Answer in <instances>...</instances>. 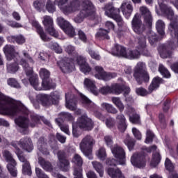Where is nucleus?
<instances>
[{
    "instance_id": "f257e3e1",
    "label": "nucleus",
    "mask_w": 178,
    "mask_h": 178,
    "mask_svg": "<svg viewBox=\"0 0 178 178\" xmlns=\"http://www.w3.org/2000/svg\"><path fill=\"white\" fill-rule=\"evenodd\" d=\"M69 0H56V3H58V7L64 15H70L71 13H76L80 11L79 15L74 19L76 23H81L85 17H89V19H97L101 20L99 17L95 15V7L92 5V3L90 0H74L70 6H63L66 2ZM81 2L82 6H80Z\"/></svg>"
},
{
    "instance_id": "f03ea898",
    "label": "nucleus",
    "mask_w": 178,
    "mask_h": 178,
    "mask_svg": "<svg viewBox=\"0 0 178 178\" xmlns=\"http://www.w3.org/2000/svg\"><path fill=\"white\" fill-rule=\"evenodd\" d=\"M19 65L22 66L27 77H29L31 86L33 87L36 91H41L42 90H51V88H55L56 83L52 80L49 79L51 73L48 70L45 68H41L39 74L42 79V84L38 82V76L33 74V67H30L28 62L24 60V58H22L19 61Z\"/></svg>"
},
{
    "instance_id": "7ed1b4c3",
    "label": "nucleus",
    "mask_w": 178,
    "mask_h": 178,
    "mask_svg": "<svg viewBox=\"0 0 178 178\" xmlns=\"http://www.w3.org/2000/svg\"><path fill=\"white\" fill-rule=\"evenodd\" d=\"M65 51L69 55H74L75 57L72 60L66 58L58 62V65L63 73L73 72L74 70V65H79L81 72L84 74H88L91 72V67L87 63L86 58L77 55L74 47L69 44L65 47Z\"/></svg>"
},
{
    "instance_id": "20e7f679",
    "label": "nucleus",
    "mask_w": 178,
    "mask_h": 178,
    "mask_svg": "<svg viewBox=\"0 0 178 178\" xmlns=\"http://www.w3.org/2000/svg\"><path fill=\"white\" fill-rule=\"evenodd\" d=\"M159 6L161 13L165 15L168 19L170 20V24L168 26V30L171 32V35H175L177 40V44L173 42H170L168 44V49H176L178 45V16L175 15L173 10L168 6L163 0H159Z\"/></svg>"
},
{
    "instance_id": "39448f33",
    "label": "nucleus",
    "mask_w": 178,
    "mask_h": 178,
    "mask_svg": "<svg viewBox=\"0 0 178 178\" xmlns=\"http://www.w3.org/2000/svg\"><path fill=\"white\" fill-rule=\"evenodd\" d=\"M26 112V107L22 102H17L0 92V113L15 116L19 112Z\"/></svg>"
},
{
    "instance_id": "423d86ee",
    "label": "nucleus",
    "mask_w": 178,
    "mask_h": 178,
    "mask_svg": "<svg viewBox=\"0 0 178 178\" xmlns=\"http://www.w3.org/2000/svg\"><path fill=\"white\" fill-rule=\"evenodd\" d=\"M14 148H15V154L17 155L18 159L20 162H24L22 172L24 175H28V176L31 175V168H30V164L28 163L27 160L24 159V156H22V151L19 148L27 151V152H31L33 151V143L30 138H25L22 139L19 143H15L13 145Z\"/></svg>"
},
{
    "instance_id": "0eeeda50",
    "label": "nucleus",
    "mask_w": 178,
    "mask_h": 178,
    "mask_svg": "<svg viewBox=\"0 0 178 178\" xmlns=\"http://www.w3.org/2000/svg\"><path fill=\"white\" fill-rule=\"evenodd\" d=\"M3 53L6 55L7 60H12L14 59V62H17L20 65V61L24 59L25 62H29V63H34V60L26 51L22 52V55L19 56V52L15 49V47L10 44H6L3 48Z\"/></svg>"
},
{
    "instance_id": "6e6552de",
    "label": "nucleus",
    "mask_w": 178,
    "mask_h": 178,
    "mask_svg": "<svg viewBox=\"0 0 178 178\" xmlns=\"http://www.w3.org/2000/svg\"><path fill=\"white\" fill-rule=\"evenodd\" d=\"M111 152L117 160L115 159H107L106 161V165L108 166H116V165L124 166L126 165V152L124 148L115 145L111 148Z\"/></svg>"
},
{
    "instance_id": "1a4fd4ad",
    "label": "nucleus",
    "mask_w": 178,
    "mask_h": 178,
    "mask_svg": "<svg viewBox=\"0 0 178 178\" xmlns=\"http://www.w3.org/2000/svg\"><path fill=\"white\" fill-rule=\"evenodd\" d=\"M94 127L92 120L87 115H82L77 120V122L72 123V134L74 137L80 136V129L84 130H91Z\"/></svg>"
},
{
    "instance_id": "9d476101",
    "label": "nucleus",
    "mask_w": 178,
    "mask_h": 178,
    "mask_svg": "<svg viewBox=\"0 0 178 178\" xmlns=\"http://www.w3.org/2000/svg\"><path fill=\"white\" fill-rule=\"evenodd\" d=\"M134 77L138 84H141L143 81H149V75L147 72L145 63L143 62L137 63L134 70Z\"/></svg>"
},
{
    "instance_id": "9b49d317",
    "label": "nucleus",
    "mask_w": 178,
    "mask_h": 178,
    "mask_svg": "<svg viewBox=\"0 0 178 178\" xmlns=\"http://www.w3.org/2000/svg\"><path fill=\"white\" fill-rule=\"evenodd\" d=\"M60 98V93L58 92H54L48 95L39 94L36 96V101H33L31 97H30L31 101L33 102V105L35 104H42V105H48V103L51 102V104H58V101Z\"/></svg>"
},
{
    "instance_id": "f8f14e48",
    "label": "nucleus",
    "mask_w": 178,
    "mask_h": 178,
    "mask_svg": "<svg viewBox=\"0 0 178 178\" xmlns=\"http://www.w3.org/2000/svg\"><path fill=\"white\" fill-rule=\"evenodd\" d=\"M95 144V140L90 136H85L80 145V149L81 152L88 158V159H92V145Z\"/></svg>"
},
{
    "instance_id": "ddd939ff",
    "label": "nucleus",
    "mask_w": 178,
    "mask_h": 178,
    "mask_svg": "<svg viewBox=\"0 0 178 178\" xmlns=\"http://www.w3.org/2000/svg\"><path fill=\"white\" fill-rule=\"evenodd\" d=\"M123 92L124 97L129 95V93L130 92V88L129 86L122 87V86L118 83H114L111 86V87L104 86L100 89V92L102 94L112 93L115 94V95H119Z\"/></svg>"
},
{
    "instance_id": "4468645a",
    "label": "nucleus",
    "mask_w": 178,
    "mask_h": 178,
    "mask_svg": "<svg viewBox=\"0 0 178 178\" xmlns=\"http://www.w3.org/2000/svg\"><path fill=\"white\" fill-rule=\"evenodd\" d=\"M145 38L143 37L139 38L138 40L137 49L138 50H131L127 49L125 58L127 59H138L140 58V54H144L145 51Z\"/></svg>"
},
{
    "instance_id": "2eb2a0df",
    "label": "nucleus",
    "mask_w": 178,
    "mask_h": 178,
    "mask_svg": "<svg viewBox=\"0 0 178 178\" xmlns=\"http://www.w3.org/2000/svg\"><path fill=\"white\" fill-rule=\"evenodd\" d=\"M104 10L106 16L115 20L119 27H123L124 26V22L122 17L116 14L117 12H119V9L115 8L112 3L106 4L104 7Z\"/></svg>"
},
{
    "instance_id": "dca6fc26",
    "label": "nucleus",
    "mask_w": 178,
    "mask_h": 178,
    "mask_svg": "<svg viewBox=\"0 0 178 178\" xmlns=\"http://www.w3.org/2000/svg\"><path fill=\"white\" fill-rule=\"evenodd\" d=\"M94 70L95 72V79H98V80L108 81L116 77V73L106 72L104 70V68L99 65L95 66Z\"/></svg>"
},
{
    "instance_id": "f3484780",
    "label": "nucleus",
    "mask_w": 178,
    "mask_h": 178,
    "mask_svg": "<svg viewBox=\"0 0 178 178\" xmlns=\"http://www.w3.org/2000/svg\"><path fill=\"white\" fill-rule=\"evenodd\" d=\"M162 79L159 77H155L150 86H149V91L147 92V90L143 88H138L136 90V92L138 95H140L141 97H145V95H148V94H151L152 91L156 90L159 87Z\"/></svg>"
},
{
    "instance_id": "a211bd4d",
    "label": "nucleus",
    "mask_w": 178,
    "mask_h": 178,
    "mask_svg": "<svg viewBox=\"0 0 178 178\" xmlns=\"http://www.w3.org/2000/svg\"><path fill=\"white\" fill-rule=\"evenodd\" d=\"M3 156L5 158L6 161L8 162L7 165L8 170L10 172L11 176L16 177L17 175V170H16V161L13 159L12 154L8 150H5L3 152Z\"/></svg>"
},
{
    "instance_id": "6ab92c4d",
    "label": "nucleus",
    "mask_w": 178,
    "mask_h": 178,
    "mask_svg": "<svg viewBox=\"0 0 178 178\" xmlns=\"http://www.w3.org/2000/svg\"><path fill=\"white\" fill-rule=\"evenodd\" d=\"M57 22L67 35H69V37H74V35H76V32L74 31L73 26L70 24L69 22L65 20L63 17H58Z\"/></svg>"
},
{
    "instance_id": "aec40b11",
    "label": "nucleus",
    "mask_w": 178,
    "mask_h": 178,
    "mask_svg": "<svg viewBox=\"0 0 178 178\" xmlns=\"http://www.w3.org/2000/svg\"><path fill=\"white\" fill-rule=\"evenodd\" d=\"M42 24L46 28V31L49 33L50 35L52 37H54L55 38H57L58 37V32L54 29V19H52V17L45 15L43 17L42 19Z\"/></svg>"
},
{
    "instance_id": "412c9836",
    "label": "nucleus",
    "mask_w": 178,
    "mask_h": 178,
    "mask_svg": "<svg viewBox=\"0 0 178 178\" xmlns=\"http://www.w3.org/2000/svg\"><path fill=\"white\" fill-rule=\"evenodd\" d=\"M65 106L70 111H75L76 115L81 114V110L76 108V97L72 95V92L65 94Z\"/></svg>"
},
{
    "instance_id": "4be33fe9",
    "label": "nucleus",
    "mask_w": 178,
    "mask_h": 178,
    "mask_svg": "<svg viewBox=\"0 0 178 178\" xmlns=\"http://www.w3.org/2000/svg\"><path fill=\"white\" fill-rule=\"evenodd\" d=\"M120 10L124 17H126V19H129L130 16L133 14L134 7H133L131 1L129 0H124L121 3Z\"/></svg>"
},
{
    "instance_id": "5701e85b",
    "label": "nucleus",
    "mask_w": 178,
    "mask_h": 178,
    "mask_svg": "<svg viewBox=\"0 0 178 178\" xmlns=\"http://www.w3.org/2000/svg\"><path fill=\"white\" fill-rule=\"evenodd\" d=\"M131 26L134 33H136V34H141V33H143V31H144L145 29V27L144 26V24H143L141 18L138 14H136L134 15L131 22Z\"/></svg>"
},
{
    "instance_id": "b1692460",
    "label": "nucleus",
    "mask_w": 178,
    "mask_h": 178,
    "mask_svg": "<svg viewBox=\"0 0 178 178\" xmlns=\"http://www.w3.org/2000/svg\"><path fill=\"white\" fill-rule=\"evenodd\" d=\"M131 163L136 168H144L145 166V160L144 156L135 153L131 157Z\"/></svg>"
},
{
    "instance_id": "393cba45",
    "label": "nucleus",
    "mask_w": 178,
    "mask_h": 178,
    "mask_svg": "<svg viewBox=\"0 0 178 178\" xmlns=\"http://www.w3.org/2000/svg\"><path fill=\"white\" fill-rule=\"evenodd\" d=\"M147 152H151L152 151H156L152 155V161L150 162V165L152 168H156L159 165L161 162V154H159V152L156 150V146L153 145L152 147L146 149Z\"/></svg>"
},
{
    "instance_id": "a878e982",
    "label": "nucleus",
    "mask_w": 178,
    "mask_h": 178,
    "mask_svg": "<svg viewBox=\"0 0 178 178\" xmlns=\"http://www.w3.org/2000/svg\"><path fill=\"white\" fill-rule=\"evenodd\" d=\"M140 12L144 18V22L146 26L151 27L152 26V15L151 11L146 6H141L140 8Z\"/></svg>"
},
{
    "instance_id": "bb28decb",
    "label": "nucleus",
    "mask_w": 178,
    "mask_h": 178,
    "mask_svg": "<svg viewBox=\"0 0 178 178\" xmlns=\"http://www.w3.org/2000/svg\"><path fill=\"white\" fill-rule=\"evenodd\" d=\"M30 23L32 24L33 27H35V29H36V31L38 34H39L42 41H49V38L47 37V35H45V33H44V29H42V27H41V25H40L37 20H30Z\"/></svg>"
},
{
    "instance_id": "cd10ccee",
    "label": "nucleus",
    "mask_w": 178,
    "mask_h": 178,
    "mask_svg": "<svg viewBox=\"0 0 178 178\" xmlns=\"http://www.w3.org/2000/svg\"><path fill=\"white\" fill-rule=\"evenodd\" d=\"M83 85L85 88L92 92L94 95H98V89H97V86H95V81L86 78L83 81Z\"/></svg>"
},
{
    "instance_id": "c85d7f7f",
    "label": "nucleus",
    "mask_w": 178,
    "mask_h": 178,
    "mask_svg": "<svg viewBox=\"0 0 178 178\" xmlns=\"http://www.w3.org/2000/svg\"><path fill=\"white\" fill-rule=\"evenodd\" d=\"M127 113L129 115V121L134 124L140 123V115L136 113V110L131 106H128Z\"/></svg>"
},
{
    "instance_id": "c756f323",
    "label": "nucleus",
    "mask_w": 178,
    "mask_h": 178,
    "mask_svg": "<svg viewBox=\"0 0 178 178\" xmlns=\"http://www.w3.org/2000/svg\"><path fill=\"white\" fill-rule=\"evenodd\" d=\"M111 54L114 56H122L126 58L127 50L123 46L115 44L111 50Z\"/></svg>"
},
{
    "instance_id": "7c9ffc66",
    "label": "nucleus",
    "mask_w": 178,
    "mask_h": 178,
    "mask_svg": "<svg viewBox=\"0 0 178 178\" xmlns=\"http://www.w3.org/2000/svg\"><path fill=\"white\" fill-rule=\"evenodd\" d=\"M60 162V168L63 172L69 170V161L65 158V154L62 152L58 153Z\"/></svg>"
},
{
    "instance_id": "2f4dec72",
    "label": "nucleus",
    "mask_w": 178,
    "mask_h": 178,
    "mask_svg": "<svg viewBox=\"0 0 178 178\" xmlns=\"http://www.w3.org/2000/svg\"><path fill=\"white\" fill-rule=\"evenodd\" d=\"M15 123L19 126V127L22 128L25 131L23 132L24 134L27 133V128L29 127V119H27V118L20 116L15 119Z\"/></svg>"
},
{
    "instance_id": "473e14b6",
    "label": "nucleus",
    "mask_w": 178,
    "mask_h": 178,
    "mask_svg": "<svg viewBox=\"0 0 178 178\" xmlns=\"http://www.w3.org/2000/svg\"><path fill=\"white\" fill-rule=\"evenodd\" d=\"M116 122L118 128L120 131H124L126 129H127V125L126 124V118L123 114H120L116 116Z\"/></svg>"
},
{
    "instance_id": "72a5a7b5",
    "label": "nucleus",
    "mask_w": 178,
    "mask_h": 178,
    "mask_svg": "<svg viewBox=\"0 0 178 178\" xmlns=\"http://www.w3.org/2000/svg\"><path fill=\"white\" fill-rule=\"evenodd\" d=\"M72 163H74V165H76V166H79L78 168H74V173L75 172V170H77V172H79V170H81V173H82L83 170L81 169V166L83 165V159L81 158V156L77 154H75L72 158Z\"/></svg>"
},
{
    "instance_id": "f704fd0d",
    "label": "nucleus",
    "mask_w": 178,
    "mask_h": 178,
    "mask_svg": "<svg viewBox=\"0 0 178 178\" xmlns=\"http://www.w3.org/2000/svg\"><path fill=\"white\" fill-rule=\"evenodd\" d=\"M107 172L111 178H124V176L122 175V172L119 169L109 168L107 170Z\"/></svg>"
},
{
    "instance_id": "c9c22d12",
    "label": "nucleus",
    "mask_w": 178,
    "mask_h": 178,
    "mask_svg": "<svg viewBox=\"0 0 178 178\" xmlns=\"http://www.w3.org/2000/svg\"><path fill=\"white\" fill-rule=\"evenodd\" d=\"M93 169L99 175L100 177H104V165L99 161H92Z\"/></svg>"
},
{
    "instance_id": "e433bc0d",
    "label": "nucleus",
    "mask_w": 178,
    "mask_h": 178,
    "mask_svg": "<svg viewBox=\"0 0 178 178\" xmlns=\"http://www.w3.org/2000/svg\"><path fill=\"white\" fill-rule=\"evenodd\" d=\"M111 101L120 112H123V111H124V104H123V102H122V99H120V97H113L111 98Z\"/></svg>"
},
{
    "instance_id": "4c0bfd02",
    "label": "nucleus",
    "mask_w": 178,
    "mask_h": 178,
    "mask_svg": "<svg viewBox=\"0 0 178 178\" xmlns=\"http://www.w3.org/2000/svg\"><path fill=\"white\" fill-rule=\"evenodd\" d=\"M8 41L10 42H17V44H24L26 42V39L22 35H19L17 36L10 35L7 37Z\"/></svg>"
},
{
    "instance_id": "58836bf2",
    "label": "nucleus",
    "mask_w": 178,
    "mask_h": 178,
    "mask_svg": "<svg viewBox=\"0 0 178 178\" xmlns=\"http://www.w3.org/2000/svg\"><path fill=\"white\" fill-rule=\"evenodd\" d=\"M101 106L102 109H105V111H107V112H109L110 113L116 114L118 113V109L113 106V105L109 104V103H102L101 104Z\"/></svg>"
},
{
    "instance_id": "ea45409f",
    "label": "nucleus",
    "mask_w": 178,
    "mask_h": 178,
    "mask_svg": "<svg viewBox=\"0 0 178 178\" xmlns=\"http://www.w3.org/2000/svg\"><path fill=\"white\" fill-rule=\"evenodd\" d=\"M156 29L160 35H165V22L159 19L156 23Z\"/></svg>"
},
{
    "instance_id": "a19ab883",
    "label": "nucleus",
    "mask_w": 178,
    "mask_h": 178,
    "mask_svg": "<svg viewBox=\"0 0 178 178\" xmlns=\"http://www.w3.org/2000/svg\"><path fill=\"white\" fill-rule=\"evenodd\" d=\"M96 156L99 159V161H105L106 159V150L104 147L99 148L97 152H96Z\"/></svg>"
},
{
    "instance_id": "79ce46f5",
    "label": "nucleus",
    "mask_w": 178,
    "mask_h": 178,
    "mask_svg": "<svg viewBox=\"0 0 178 178\" xmlns=\"http://www.w3.org/2000/svg\"><path fill=\"white\" fill-rule=\"evenodd\" d=\"M38 148L40 152H42L44 155H48L49 152L47 150V144L42 140H40L38 142Z\"/></svg>"
},
{
    "instance_id": "37998d69",
    "label": "nucleus",
    "mask_w": 178,
    "mask_h": 178,
    "mask_svg": "<svg viewBox=\"0 0 178 178\" xmlns=\"http://www.w3.org/2000/svg\"><path fill=\"white\" fill-rule=\"evenodd\" d=\"M39 163L44 169V170H47V172H50V170H52V166L51 165V163L49 162L45 161V160L42 158H39Z\"/></svg>"
},
{
    "instance_id": "c03bdc74",
    "label": "nucleus",
    "mask_w": 178,
    "mask_h": 178,
    "mask_svg": "<svg viewBox=\"0 0 178 178\" xmlns=\"http://www.w3.org/2000/svg\"><path fill=\"white\" fill-rule=\"evenodd\" d=\"M159 72L163 76V77H165V79H170V72L163 66V65L160 64L159 65Z\"/></svg>"
},
{
    "instance_id": "a18cd8bd",
    "label": "nucleus",
    "mask_w": 178,
    "mask_h": 178,
    "mask_svg": "<svg viewBox=\"0 0 178 178\" xmlns=\"http://www.w3.org/2000/svg\"><path fill=\"white\" fill-rule=\"evenodd\" d=\"M62 118L56 119V123L59 126L60 130L65 133V134H70L69 127L67 125H62Z\"/></svg>"
},
{
    "instance_id": "49530a36",
    "label": "nucleus",
    "mask_w": 178,
    "mask_h": 178,
    "mask_svg": "<svg viewBox=\"0 0 178 178\" xmlns=\"http://www.w3.org/2000/svg\"><path fill=\"white\" fill-rule=\"evenodd\" d=\"M108 34H109V30L100 29L96 33V37H99L100 38H106V40H109V35H108Z\"/></svg>"
},
{
    "instance_id": "de8ad7c7",
    "label": "nucleus",
    "mask_w": 178,
    "mask_h": 178,
    "mask_svg": "<svg viewBox=\"0 0 178 178\" xmlns=\"http://www.w3.org/2000/svg\"><path fill=\"white\" fill-rule=\"evenodd\" d=\"M49 47L50 49L54 51L56 54H62V47H60V46H59L56 42L49 43Z\"/></svg>"
},
{
    "instance_id": "09e8293b",
    "label": "nucleus",
    "mask_w": 178,
    "mask_h": 178,
    "mask_svg": "<svg viewBox=\"0 0 178 178\" xmlns=\"http://www.w3.org/2000/svg\"><path fill=\"white\" fill-rule=\"evenodd\" d=\"M88 52L92 59H95V60H99L101 59V56L99 55V54L95 51L94 49H88Z\"/></svg>"
},
{
    "instance_id": "8fccbe9b",
    "label": "nucleus",
    "mask_w": 178,
    "mask_h": 178,
    "mask_svg": "<svg viewBox=\"0 0 178 178\" xmlns=\"http://www.w3.org/2000/svg\"><path fill=\"white\" fill-rule=\"evenodd\" d=\"M7 70L9 73H16L19 70V66L16 63H8Z\"/></svg>"
},
{
    "instance_id": "3c124183",
    "label": "nucleus",
    "mask_w": 178,
    "mask_h": 178,
    "mask_svg": "<svg viewBox=\"0 0 178 178\" xmlns=\"http://www.w3.org/2000/svg\"><path fill=\"white\" fill-rule=\"evenodd\" d=\"M46 9L49 13H54L56 10V7L51 0H49L46 3Z\"/></svg>"
},
{
    "instance_id": "603ef678",
    "label": "nucleus",
    "mask_w": 178,
    "mask_h": 178,
    "mask_svg": "<svg viewBox=\"0 0 178 178\" xmlns=\"http://www.w3.org/2000/svg\"><path fill=\"white\" fill-rule=\"evenodd\" d=\"M8 84L10 86V87H14V88H20V84H19V82L15 79H9L8 80Z\"/></svg>"
},
{
    "instance_id": "864d4df0",
    "label": "nucleus",
    "mask_w": 178,
    "mask_h": 178,
    "mask_svg": "<svg viewBox=\"0 0 178 178\" xmlns=\"http://www.w3.org/2000/svg\"><path fill=\"white\" fill-rule=\"evenodd\" d=\"M165 166L167 170H168L169 172H173V170L175 169V165H173V163H172V161H170L169 159H165Z\"/></svg>"
},
{
    "instance_id": "5fc2aeb1",
    "label": "nucleus",
    "mask_w": 178,
    "mask_h": 178,
    "mask_svg": "<svg viewBox=\"0 0 178 178\" xmlns=\"http://www.w3.org/2000/svg\"><path fill=\"white\" fill-rule=\"evenodd\" d=\"M154 138V134L150 130L147 131L146 134V140H145V143L146 144H149V143H152V140Z\"/></svg>"
},
{
    "instance_id": "6e6d98bb",
    "label": "nucleus",
    "mask_w": 178,
    "mask_h": 178,
    "mask_svg": "<svg viewBox=\"0 0 178 178\" xmlns=\"http://www.w3.org/2000/svg\"><path fill=\"white\" fill-rule=\"evenodd\" d=\"M132 133L135 138H136L137 140H141V132H140V130H138L136 127L132 128Z\"/></svg>"
},
{
    "instance_id": "4d7b16f0",
    "label": "nucleus",
    "mask_w": 178,
    "mask_h": 178,
    "mask_svg": "<svg viewBox=\"0 0 178 178\" xmlns=\"http://www.w3.org/2000/svg\"><path fill=\"white\" fill-rule=\"evenodd\" d=\"M81 98L83 102V104H86V105H88L89 106H92L94 105L93 102H91L87 97H86L84 95H81Z\"/></svg>"
},
{
    "instance_id": "13d9d810",
    "label": "nucleus",
    "mask_w": 178,
    "mask_h": 178,
    "mask_svg": "<svg viewBox=\"0 0 178 178\" xmlns=\"http://www.w3.org/2000/svg\"><path fill=\"white\" fill-rule=\"evenodd\" d=\"M35 173L38 178H48V176L44 174L42 170L39 168H35Z\"/></svg>"
},
{
    "instance_id": "bf43d9fd",
    "label": "nucleus",
    "mask_w": 178,
    "mask_h": 178,
    "mask_svg": "<svg viewBox=\"0 0 178 178\" xmlns=\"http://www.w3.org/2000/svg\"><path fill=\"white\" fill-rule=\"evenodd\" d=\"M33 6L37 10H40L44 6V3L41 0H36L33 2Z\"/></svg>"
},
{
    "instance_id": "052dcab7",
    "label": "nucleus",
    "mask_w": 178,
    "mask_h": 178,
    "mask_svg": "<svg viewBox=\"0 0 178 178\" xmlns=\"http://www.w3.org/2000/svg\"><path fill=\"white\" fill-rule=\"evenodd\" d=\"M124 143L125 145H127L129 151H131L133 148H134V141L130 140V139H127Z\"/></svg>"
},
{
    "instance_id": "680f3d73",
    "label": "nucleus",
    "mask_w": 178,
    "mask_h": 178,
    "mask_svg": "<svg viewBox=\"0 0 178 178\" xmlns=\"http://www.w3.org/2000/svg\"><path fill=\"white\" fill-rule=\"evenodd\" d=\"M106 126L111 129L115 126V120L113 118H107L106 120Z\"/></svg>"
},
{
    "instance_id": "e2e57ef3",
    "label": "nucleus",
    "mask_w": 178,
    "mask_h": 178,
    "mask_svg": "<svg viewBox=\"0 0 178 178\" xmlns=\"http://www.w3.org/2000/svg\"><path fill=\"white\" fill-rule=\"evenodd\" d=\"M7 24H8V26H10L11 27H13L15 29H19V28L22 27V24L16 22L15 21H8L7 22Z\"/></svg>"
},
{
    "instance_id": "0e129e2a",
    "label": "nucleus",
    "mask_w": 178,
    "mask_h": 178,
    "mask_svg": "<svg viewBox=\"0 0 178 178\" xmlns=\"http://www.w3.org/2000/svg\"><path fill=\"white\" fill-rule=\"evenodd\" d=\"M62 115L63 118H66L67 120H70V122H73V120H74V117L69 113H63Z\"/></svg>"
},
{
    "instance_id": "69168bd1",
    "label": "nucleus",
    "mask_w": 178,
    "mask_h": 178,
    "mask_svg": "<svg viewBox=\"0 0 178 178\" xmlns=\"http://www.w3.org/2000/svg\"><path fill=\"white\" fill-rule=\"evenodd\" d=\"M105 27L108 30H113L115 29V24L111 21H106L105 23Z\"/></svg>"
},
{
    "instance_id": "338daca9",
    "label": "nucleus",
    "mask_w": 178,
    "mask_h": 178,
    "mask_svg": "<svg viewBox=\"0 0 178 178\" xmlns=\"http://www.w3.org/2000/svg\"><path fill=\"white\" fill-rule=\"evenodd\" d=\"M104 141L107 147H112V144H113V142L112 141V138H111V136L104 137Z\"/></svg>"
},
{
    "instance_id": "774afa93",
    "label": "nucleus",
    "mask_w": 178,
    "mask_h": 178,
    "mask_svg": "<svg viewBox=\"0 0 178 178\" xmlns=\"http://www.w3.org/2000/svg\"><path fill=\"white\" fill-rule=\"evenodd\" d=\"M170 67L175 73H178V60L174 64L170 65Z\"/></svg>"
}]
</instances>
